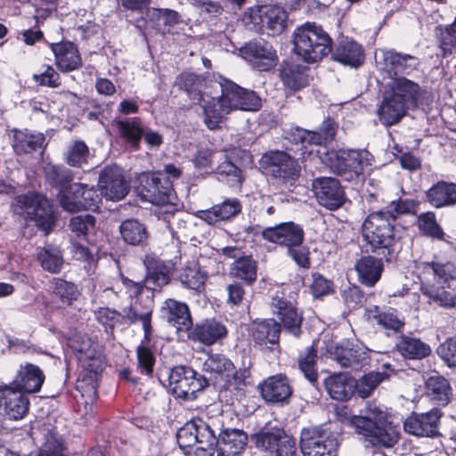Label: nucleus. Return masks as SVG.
I'll return each instance as SVG.
<instances>
[{
  "label": "nucleus",
  "mask_w": 456,
  "mask_h": 456,
  "mask_svg": "<svg viewBox=\"0 0 456 456\" xmlns=\"http://www.w3.org/2000/svg\"><path fill=\"white\" fill-rule=\"evenodd\" d=\"M417 270L420 290L430 302L448 309L456 306V257L446 263L424 262Z\"/></svg>",
  "instance_id": "f257e3e1"
},
{
  "label": "nucleus",
  "mask_w": 456,
  "mask_h": 456,
  "mask_svg": "<svg viewBox=\"0 0 456 456\" xmlns=\"http://www.w3.org/2000/svg\"><path fill=\"white\" fill-rule=\"evenodd\" d=\"M350 425L372 446L391 448L399 439L397 428L389 422L387 414L377 407H370L364 416H353L350 419Z\"/></svg>",
  "instance_id": "f03ea898"
},
{
  "label": "nucleus",
  "mask_w": 456,
  "mask_h": 456,
  "mask_svg": "<svg viewBox=\"0 0 456 456\" xmlns=\"http://www.w3.org/2000/svg\"><path fill=\"white\" fill-rule=\"evenodd\" d=\"M332 39L322 26L315 22H305L293 33V50L307 63H314L327 56L331 51Z\"/></svg>",
  "instance_id": "7ed1b4c3"
},
{
  "label": "nucleus",
  "mask_w": 456,
  "mask_h": 456,
  "mask_svg": "<svg viewBox=\"0 0 456 456\" xmlns=\"http://www.w3.org/2000/svg\"><path fill=\"white\" fill-rule=\"evenodd\" d=\"M177 442L186 456H213L216 436L209 423L193 419L177 432Z\"/></svg>",
  "instance_id": "20e7f679"
},
{
  "label": "nucleus",
  "mask_w": 456,
  "mask_h": 456,
  "mask_svg": "<svg viewBox=\"0 0 456 456\" xmlns=\"http://www.w3.org/2000/svg\"><path fill=\"white\" fill-rule=\"evenodd\" d=\"M362 233L371 251H390L395 243V215L391 210L370 213L363 221Z\"/></svg>",
  "instance_id": "39448f33"
},
{
  "label": "nucleus",
  "mask_w": 456,
  "mask_h": 456,
  "mask_svg": "<svg viewBox=\"0 0 456 456\" xmlns=\"http://www.w3.org/2000/svg\"><path fill=\"white\" fill-rule=\"evenodd\" d=\"M15 214L35 222L36 225L48 233L54 225L53 206L42 194L28 192L17 196L12 203Z\"/></svg>",
  "instance_id": "423d86ee"
},
{
  "label": "nucleus",
  "mask_w": 456,
  "mask_h": 456,
  "mask_svg": "<svg viewBox=\"0 0 456 456\" xmlns=\"http://www.w3.org/2000/svg\"><path fill=\"white\" fill-rule=\"evenodd\" d=\"M46 176L55 186L59 187L58 199L61 208L69 212L81 210L82 183H69L72 180L71 171L61 167H49Z\"/></svg>",
  "instance_id": "0eeeda50"
},
{
  "label": "nucleus",
  "mask_w": 456,
  "mask_h": 456,
  "mask_svg": "<svg viewBox=\"0 0 456 456\" xmlns=\"http://www.w3.org/2000/svg\"><path fill=\"white\" fill-rule=\"evenodd\" d=\"M338 440L334 433L322 427L301 431L300 449L304 456H337Z\"/></svg>",
  "instance_id": "6e6552de"
},
{
  "label": "nucleus",
  "mask_w": 456,
  "mask_h": 456,
  "mask_svg": "<svg viewBox=\"0 0 456 456\" xmlns=\"http://www.w3.org/2000/svg\"><path fill=\"white\" fill-rule=\"evenodd\" d=\"M77 352V359L83 367V379L77 384V388L83 389V382L89 381V397L93 401L97 398L96 380L98 373L103 369V359L101 352L97 349V346L94 345L89 339L82 342L81 346L76 347Z\"/></svg>",
  "instance_id": "1a4fd4ad"
},
{
  "label": "nucleus",
  "mask_w": 456,
  "mask_h": 456,
  "mask_svg": "<svg viewBox=\"0 0 456 456\" xmlns=\"http://www.w3.org/2000/svg\"><path fill=\"white\" fill-rule=\"evenodd\" d=\"M221 97L224 102V109L244 111H256L261 107V100L253 91L240 87L234 82L220 77L217 82Z\"/></svg>",
  "instance_id": "9d476101"
},
{
  "label": "nucleus",
  "mask_w": 456,
  "mask_h": 456,
  "mask_svg": "<svg viewBox=\"0 0 456 456\" xmlns=\"http://www.w3.org/2000/svg\"><path fill=\"white\" fill-rule=\"evenodd\" d=\"M124 284L130 290V295L135 297V300L123 309L125 316L132 322H142V328L147 337L151 330V318L153 311V299L151 296H143V286L128 279L123 280Z\"/></svg>",
  "instance_id": "9b49d317"
},
{
  "label": "nucleus",
  "mask_w": 456,
  "mask_h": 456,
  "mask_svg": "<svg viewBox=\"0 0 456 456\" xmlns=\"http://www.w3.org/2000/svg\"><path fill=\"white\" fill-rule=\"evenodd\" d=\"M252 438L266 456H294L297 452L295 439L282 429L260 430Z\"/></svg>",
  "instance_id": "f8f14e48"
},
{
  "label": "nucleus",
  "mask_w": 456,
  "mask_h": 456,
  "mask_svg": "<svg viewBox=\"0 0 456 456\" xmlns=\"http://www.w3.org/2000/svg\"><path fill=\"white\" fill-rule=\"evenodd\" d=\"M372 161L373 156L366 150H341L337 154L333 167L338 175L352 181L370 167Z\"/></svg>",
  "instance_id": "ddd939ff"
},
{
  "label": "nucleus",
  "mask_w": 456,
  "mask_h": 456,
  "mask_svg": "<svg viewBox=\"0 0 456 456\" xmlns=\"http://www.w3.org/2000/svg\"><path fill=\"white\" fill-rule=\"evenodd\" d=\"M262 165L270 175L292 184L300 175V167L294 158L284 151H270L264 155Z\"/></svg>",
  "instance_id": "4468645a"
},
{
  "label": "nucleus",
  "mask_w": 456,
  "mask_h": 456,
  "mask_svg": "<svg viewBox=\"0 0 456 456\" xmlns=\"http://www.w3.org/2000/svg\"><path fill=\"white\" fill-rule=\"evenodd\" d=\"M312 191L317 202L331 211L340 208L346 201L343 186L334 177L322 176L314 179Z\"/></svg>",
  "instance_id": "2eb2a0df"
},
{
  "label": "nucleus",
  "mask_w": 456,
  "mask_h": 456,
  "mask_svg": "<svg viewBox=\"0 0 456 456\" xmlns=\"http://www.w3.org/2000/svg\"><path fill=\"white\" fill-rule=\"evenodd\" d=\"M141 194L154 205H167L174 196L173 182L161 171L147 173L142 179Z\"/></svg>",
  "instance_id": "dca6fc26"
},
{
  "label": "nucleus",
  "mask_w": 456,
  "mask_h": 456,
  "mask_svg": "<svg viewBox=\"0 0 456 456\" xmlns=\"http://www.w3.org/2000/svg\"><path fill=\"white\" fill-rule=\"evenodd\" d=\"M168 380L173 394L186 400L194 398L196 393L202 390L207 384L206 379L198 377L194 370L184 366L172 369Z\"/></svg>",
  "instance_id": "f3484780"
},
{
  "label": "nucleus",
  "mask_w": 456,
  "mask_h": 456,
  "mask_svg": "<svg viewBox=\"0 0 456 456\" xmlns=\"http://www.w3.org/2000/svg\"><path fill=\"white\" fill-rule=\"evenodd\" d=\"M418 65V59L410 54H403L391 49H379L376 52L378 70L390 79L396 77L398 73H410Z\"/></svg>",
  "instance_id": "a211bd4d"
},
{
  "label": "nucleus",
  "mask_w": 456,
  "mask_h": 456,
  "mask_svg": "<svg viewBox=\"0 0 456 456\" xmlns=\"http://www.w3.org/2000/svg\"><path fill=\"white\" fill-rule=\"evenodd\" d=\"M29 410V399L13 384L0 385V412L10 420L22 419Z\"/></svg>",
  "instance_id": "6ab92c4d"
},
{
  "label": "nucleus",
  "mask_w": 456,
  "mask_h": 456,
  "mask_svg": "<svg viewBox=\"0 0 456 456\" xmlns=\"http://www.w3.org/2000/svg\"><path fill=\"white\" fill-rule=\"evenodd\" d=\"M240 52L254 69L260 71L272 69L278 61L275 50L265 41L249 42Z\"/></svg>",
  "instance_id": "aec40b11"
},
{
  "label": "nucleus",
  "mask_w": 456,
  "mask_h": 456,
  "mask_svg": "<svg viewBox=\"0 0 456 456\" xmlns=\"http://www.w3.org/2000/svg\"><path fill=\"white\" fill-rule=\"evenodd\" d=\"M116 126L121 137L135 150L139 148L142 134H144V140L149 146L159 147L163 142V137L158 132H144L139 118L118 120L116 122Z\"/></svg>",
  "instance_id": "412c9836"
},
{
  "label": "nucleus",
  "mask_w": 456,
  "mask_h": 456,
  "mask_svg": "<svg viewBox=\"0 0 456 456\" xmlns=\"http://www.w3.org/2000/svg\"><path fill=\"white\" fill-rule=\"evenodd\" d=\"M160 316L175 328L179 337L183 333L187 334L192 326V319L188 305L172 298L164 301L160 308Z\"/></svg>",
  "instance_id": "4be33fe9"
},
{
  "label": "nucleus",
  "mask_w": 456,
  "mask_h": 456,
  "mask_svg": "<svg viewBox=\"0 0 456 456\" xmlns=\"http://www.w3.org/2000/svg\"><path fill=\"white\" fill-rule=\"evenodd\" d=\"M384 91L410 109L417 107L423 95L419 85L404 77L392 78L385 86Z\"/></svg>",
  "instance_id": "5701e85b"
},
{
  "label": "nucleus",
  "mask_w": 456,
  "mask_h": 456,
  "mask_svg": "<svg viewBox=\"0 0 456 456\" xmlns=\"http://www.w3.org/2000/svg\"><path fill=\"white\" fill-rule=\"evenodd\" d=\"M286 11L277 5H265L253 10L249 18L260 28L268 29L273 35L280 34L286 27Z\"/></svg>",
  "instance_id": "b1692460"
},
{
  "label": "nucleus",
  "mask_w": 456,
  "mask_h": 456,
  "mask_svg": "<svg viewBox=\"0 0 456 456\" xmlns=\"http://www.w3.org/2000/svg\"><path fill=\"white\" fill-rule=\"evenodd\" d=\"M98 185L102 195L110 200H120L129 191V185L117 167H105L100 175Z\"/></svg>",
  "instance_id": "393cba45"
},
{
  "label": "nucleus",
  "mask_w": 456,
  "mask_h": 456,
  "mask_svg": "<svg viewBox=\"0 0 456 456\" xmlns=\"http://www.w3.org/2000/svg\"><path fill=\"white\" fill-rule=\"evenodd\" d=\"M262 237L273 243L286 246L288 248L299 246L304 240V231L292 222L283 223L263 230Z\"/></svg>",
  "instance_id": "a878e982"
},
{
  "label": "nucleus",
  "mask_w": 456,
  "mask_h": 456,
  "mask_svg": "<svg viewBox=\"0 0 456 456\" xmlns=\"http://www.w3.org/2000/svg\"><path fill=\"white\" fill-rule=\"evenodd\" d=\"M273 312L281 321L283 328L295 337L301 333L302 315L296 306L278 293L272 297Z\"/></svg>",
  "instance_id": "bb28decb"
},
{
  "label": "nucleus",
  "mask_w": 456,
  "mask_h": 456,
  "mask_svg": "<svg viewBox=\"0 0 456 456\" xmlns=\"http://www.w3.org/2000/svg\"><path fill=\"white\" fill-rule=\"evenodd\" d=\"M440 413L437 410H432L427 413L411 414L404 421V430L416 436H434L438 432V421Z\"/></svg>",
  "instance_id": "cd10ccee"
},
{
  "label": "nucleus",
  "mask_w": 456,
  "mask_h": 456,
  "mask_svg": "<svg viewBox=\"0 0 456 456\" xmlns=\"http://www.w3.org/2000/svg\"><path fill=\"white\" fill-rule=\"evenodd\" d=\"M260 394L268 403H284L291 396L292 388L286 376L277 374L258 385Z\"/></svg>",
  "instance_id": "c85d7f7f"
},
{
  "label": "nucleus",
  "mask_w": 456,
  "mask_h": 456,
  "mask_svg": "<svg viewBox=\"0 0 456 456\" xmlns=\"http://www.w3.org/2000/svg\"><path fill=\"white\" fill-rule=\"evenodd\" d=\"M45 379V376L38 366L25 362L20 366L14 380L11 383L24 393L34 394L40 391Z\"/></svg>",
  "instance_id": "c756f323"
},
{
  "label": "nucleus",
  "mask_w": 456,
  "mask_h": 456,
  "mask_svg": "<svg viewBox=\"0 0 456 456\" xmlns=\"http://www.w3.org/2000/svg\"><path fill=\"white\" fill-rule=\"evenodd\" d=\"M227 335V330L224 324L216 320H207L201 323L191 326L187 332V338L210 346Z\"/></svg>",
  "instance_id": "7c9ffc66"
},
{
  "label": "nucleus",
  "mask_w": 456,
  "mask_h": 456,
  "mask_svg": "<svg viewBox=\"0 0 456 456\" xmlns=\"http://www.w3.org/2000/svg\"><path fill=\"white\" fill-rule=\"evenodd\" d=\"M200 102L206 126L210 130L220 128L225 116L231 113L230 110L224 109V102L221 95L214 97L205 93L200 97Z\"/></svg>",
  "instance_id": "2f4dec72"
},
{
  "label": "nucleus",
  "mask_w": 456,
  "mask_h": 456,
  "mask_svg": "<svg viewBox=\"0 0 456 456\" xmlns=\"http://www.w3.org/2000/svg\"><path fill=\"white\" fill-rule=\"evenodd\" d=\"M55 65L62 72H69L82 66V59L77 46L69 41L51 44Z\"/></svg>",
  "instance_id": "473e14b6"
},
{
  "label": "nucleus",
  "mask_w": 456,
  "mask_h": 456,
  "mask_svg": "<svg viewBox=\"0 0 456 456\" xmlns=\"http://www.w3.org/2000/svg\"><path fill=\"white\" fill-rule=\"evenodd\" d=\"M248 442V435L240 429H225L216 438L217 456H236Z\"/></svg>",
  "instance_id": "72a5a7b5"
},
{
  "label": "nucleus",
  "mask_w": 456,
  "mask_h": 456,
  "mask_svg": "<svg viewBox=\"0 0 456 456\" xmlns=\"http://www.w3.org/2000/svg\"><path fill=\"white\" fill-rule=\"evenodd\" d=\"M409 109L401 101L383 91L377 114L384 126H391L397 124L407 114Z\"/></svg>",
  "instance_id": "f704fd0d"
},
{
  "label": "nucleus",
  "mask_w": 456,
  "mask_h": 456,
  "mask_svg": "<svg viewBox=\"0 0 456 456\" xmlns=\"http://www.w3.org/2000/svg\"><path fill=\"white\" fill-rule=\"evenodd\" d=\"M366 316L370 322L395 332L400 331L404 326L403 319L391 307L372 305L366 310Z\"/></svg>",
  "instance_id": "c9c22d12"
},
{
  "label": "nucleus",
  "mask_w": 456,
  "mask_h": 456,
  "mask_svg": "<svg viewBox=\"0 0 456 456\" xmlns=\"http://www.w3.org/2000/svg\"><path fill=\"white\" fill-rule=\"evenodd\" d=\"M427 201L436 208L456 205V183L439 181L426 191Z\"/></svg>",
  "instance_id": "e433bc0d"
},
{
  "label": "nucleus",
  "mask_w": 456,
  "mask_h": 456,
  "mask_svg": "<svg viewBox=\"0 0 456 456\" xmlns=\"http://www.w3.org/2000/svg\"><path fill=\"white\" fill-rule=\"evenodd\" d=\"M324 387L332 399L346 401L354 395V378L346 372L334 373L324 379Z\"/></svg>",
  "instance_id": "4c0bfd02"
},
{
  "label": "nucleus",
  "mask_w": 456,
  "mask_h": 456,
  "mask_svg": "<svg viewBox=\"0 0 456 456\" xmlns=\"http://www.w3.org/2000/svg\"><path fill=\"white\" fill-rule=\"evenodd\" d=\"M333 59L343 65L357 68L363 63L362 46L354 40L341 41L333 53Z\"/></svg>",
  "instance_id": "58836bf2"
},
{
  "label": "nucleus",
  "mask_w": 456,
  "mask_h": 456,
  "mask_svg": "<svg viewBox=\"0 0 456 456\" xmlns=\"http://www.w3.org/2000/svg\"><path fill=\"white\" fill-rule=\"evenodd\" d=\"M354 268L361 283L368 287H373L381 277L383 264L380 259L366 256L357 260Z\"/></svg>",
  "instance_id": "ea45409f"
},
{
  "label": "nucleus",
  "mask_w": 456,
  "mask_h": 456,
  "mask_svg": "<svg viewBox=\"0 0 456 456\" xmlns=\"http://www.w3.org/2000/svg\"><path fill=\"white\" fill-rule=\"evenodd\" d=\"M12 134V146L19 155L31 153L43 147L45 137L42 134H32L28 130L18 129H13Z\"/></svg>",
  "instance_id": "a19ab883"
},
{
  "label": "nucleus",
  "mask_w": 456,
  "mask_h": 456,
  "mask_svg": "<svg viewBox=\"0 0 456 456\" xmlns=\"http://www.w3.org/2000/svg\"><path fill=\"white\" fill-rule=\"evenodd\" d=\"M281 332L280 324L273 319L255 322L251 334L256 342L261 345H275L279 341Z\"/></svg>",
  "instance_id": "79ce46f5"
},
{
  "label": "nucleus",
  "mask_w": 456,
  "mask_h": 456,
  "mask_svg": "<svg viewBox=\"0 0 456 456\" xmlns=\"http://www.w3.org/2000/svg\"><path fill=\"white\" fill-rule=\"evenodd\" d=\"M326 354L341 367H353L363 359L364 353L360 348L347 347L338 345H327Z\"/></svg>",
  "instance_id": "37998d69"
},
{
  "label": "nucleus",
  "mask_w": 456,
  "mask_h": 456,
  "mask_svg": "<svg viewBox=\"0 0 456 456\" xmlns=\"http://www.w3.org/2000/svg\"><path fill=\"white\" fill-rule=\"evenodd\" d=\"M426 391L432 401L443 406L449 403L452 395L448 380L439 375L431 376L427 379Z\"/></svg>",
  "instance_id": "c03bdc74"
},
{
  "label": "nucleus",
  "mask_w": 456,
  "mask_h": 456,
  "mask_svg": "<svg viewBox=\"0 0 456 456\" xmlns=\"http://www.w3.org/2000/svg\"><path fill=\"white\" fill-rule=\"evenodd\" d=\"M203 371L224 381L234 372V364L224 354H211L203 363Z\"/></svg>",
  "instance_id": "a18cd8bd"
},
{
  "label": "nucleus",
  "mask_w": 456,
  "mask_h": 456,
  "mask_svg": "<svg viewBox=\"0 0 456 456\" xmlns=\"http://www.w3.org/2000/svg\"><path fill=\"white\" fill-rule=\"evenodd\" d=\"M230 275L251 285L257 278V264L250 256L238 257L231 265Z\"/></svg>",
  "instance_id": "49530a36"
},
{
  "label": "nucleus",
  "mask_w": 456,
  "mask_h": 456,
  "mask_svg": "<svg viewBox=\"0 0 456 456\" xmlns=\"http://www.w3.org/2000/svg\"><path fill=\"white\" fill-rule=\"evenodd\" d=\"M119 232L123 240L133 246L144 243L149 236L145 225L134 218L123 221L119 225Z\"/></svg>",
  "instance_id": "de8ad7c7"
},
{
  "label": "nucleus",
  "mask_w": 456,
  "mask_h": 456,
  "mask_svg": "<svg viewBox=\"0 0 456 456\" xmlns=\"http://www.w3.org/2000/svg\"><path fill=\"white\" fill-rule=\"evenodd\" d=\"M49 289L63 305H70L79 296L77 287L74 283L61 278H53L50 281Z\"/></svg>",
  "instance_id": "09e8293b"
},
{
  "label": "nucleus",
  "mask_w": 456,
  "mask_h": 456,
  "mask_svg": "<svg viewBox=\"0 0 456 456\" xmlns=\"http://www.w3.org/2000/svg\"><path fill=\"white\" fill-rule=\"evenodd\" d=\"M397 348L403 356L409 359H422L431 354V348L428 344L410 337H403Z\"/></svg>",
  "instance_id": "8fccbe9b"
},
{
  "label": "nucleus",
  "mask_w": 456,
  "mask_h": 456,
  "mask_svg": "<svg viewBox=\"0 0 456 456\" xmlns=\"http://www.w3.org/2000/svg\"><path fill=\"white\" fill-rule=\"evenodd\" d=\"M281 77L283 84L292 89L299 90L308 85L305 69L299 65L286 64L281 68Z\"/></svg>",
  "instance_id": "3c124183"
},
{
  "label": "nucleus",
  "mask_w": 456,
  "mask_h": 456,
  "mask_svg": "<svg viewBox=\"0 0 456 456\" xmlns=\"http://www.w3.org/2000/svg\"><path fill=\"white\" fill-rule=\"evenodd\" d=\"M387 378L388 375L385 372L372 371L357 380L354 379V393L356 392L362 398H367L372 394L374 389Z\"/></svg>",
  "instance_id": "603ef678"
},
{
  "label": "nucleus",
  "mask_w": 456,
  "mask_h": 456,
  "mask_svg": "<svg viewBox=\"0 0 456 456\" xmlns=\"http://www.w3.org/2000/svg\"><path fill=\"white\" fill-rule=\"evenodd\" d=\"M216 173L217 179L230 187L240 188L242 184L241 170L230 160L219 164Z\"/></svg>",
  "instance_id": "864d4df0"
},
{
  "label": "nucleus",
  "mask_w": 456,
  "mask_h": 456,
  "mask_svg": "<svg viewBox=\"0 0 456 456\" xmlns=\"http://www.w3.org/2000/svg\"><path fill=\"white\" fill-rule=\"evenodd\" d=\"M37 456H67L61 437L56 432L48 430L44 436Z\"/></svg>",
  "instance_id": "5fc2aeb1"
},
{
  "label": "nucleus",
  "mask_w": 456,
  "mask_h": 456,
  "mask_svg": "<svg viewBox=\"0 0 456 456\" xmlns=\"http://www.w3.org/2000/svg\"><path fill=\"white\" fill-rule=\"evenodd\" d=\"M298 366L305 379L312 384L317 382L318 373L316 369L317 350L314 346L308 347L305 352L298 356Z\"/></svg>",
  "instance_id": "6e6d98bb"
},
{
  "label": "nucleus",
  "mask_w": 456,
  "mask_h": 456,
  "mask_svg": "<svg viewBox=\"0 0 456 456\" xmlns=\"http://www.w3.org/2000/svg\"><path fill=\"white\" fill-rule=\"evenodd\" d=\"M90 156L89 148L83 141L72 142L65 154L67 164L74 167H82L87 164Z\"/></svg>",
  "instance_id": "4d7b16f0"
},
{
  "label": "nucleus",
  "mask_w": 456,
  "mask_h": 456,
  "mask_svg": "<svg viewBox=\"0 0 456 456\" xmlns=\"http://www.w3.org/2000/svg\"><path fill=\"white\" fill-rule=\"evenodd\" d=\"M38 260L44 270L52 273H60L63 265L61 251L52 247L42 248L38 253Z\"/></svg>",
  "instance_id": "13d9d810"
},
{
  "label": "nucleus",
  "mask_w": 456,
  "mask_h": 456,
  "mask_svg": "<svg viewBox=\"0 0 456 456\" xmlns=\"http://www.w3.org/2000/svg\"><path fill=\"white\" fill-rule=\"evenodd\" d=\"M96 220L92 215H79L70 218L69 228L77 238H86L95 231Z\"/></svg>",
  "instance_id": "bf43d9fd"
},
{
  "label": "nucleus",
  "mask_w": 456,
  "mask_h": 456,
  "mask_svg": "<svg viewBox=\"0 0 456 456\" xmlns=\"http://www.w3.org/2000/svg\"><path fill=\"white\" fill-rule=\"evenodd\" d=\"M181 281L191 289H203L206 277L202 272L196 268H185L180 276Z\"/></svg>",
  "instance_id": "052dcab7"
},
{
  "label": "nucleus",
  "mask_w": 456,
  "mask_h": 456,
  "mask_svg": "<svg viewBox=\"0 0 456 456\" xmlns=\"http://www.w3.org/2000/svg\"><path fill=\"white\" fill-rule=\"evenodd\" d=\"M191 4L202 20L216 17L223 11L221 5L213 1L191 0Z\"/></svg>",
  "instance_id": "680f3d73"
},
{
  "label": "nucleus",
  "mask_w": 456,
  "mask_h": 456,
  "mask_svg": "<svg viewBox=\"0 0 456 456\" xmlns=\"http://www.w3.org/2000/svg\"><path fill=\"white\" fill-rule=\"evenodd\" d=\"M419 226L426 234L441 238L444 235L442 228L436 222V215L433 212H426L419 216Z\"/></svg>",
  "instance_id": "e2e57ef3"
},
{
  "label": "nucleus",
  "mask_w": 456,
  "mask_h": 456,
  "mask_svg": "<svg viewBox=\"0 0 456 456\" xmlns=\"http://www.w3.org/2000/svg\"><path fill=\"white\" fill-rule=\"evenodd\" d=\"M168 281L169 275L166 269L163 266H157L155 269H149L145 278V286L151 290H156L167 284Z\"/></svg>",
  "instance_id": "0e129e2a"
},
{
  "label": "nucleus",
  "mask_w": 456,
  "mask_h": 456,
  "mask_svg": "<svg viewBox=\"0 0 456 456\" xmlns=\"http://www.w3.org/2000/svg\"><path fill=\"white\" fill-rule=\"evenodd\" d=\"M34 81L39 86L56 88L61 86V77L51 65H45L44 71L33 75Z\"/></svg>",
  "instance_id": "69168bd1"
},
{
  "label": "nucleus",
  "mask_w": 456,
  "mask_h": 456,
  "mask_svg": "<svg viewBox=\"0 0 456 456\" xmlns=\"http://www.w3.org/2000/svg\"><path fill=\"white\" fill-rule=\"evenodd\" d=\"M438 356L450 368H456V338H451L436 349Z\"/></svg>",
  "instance_id": "338daca9"
},
{
  "label": "nucleus",
  "mask_w": 456,
  "mask_h": 456,
  "mask_svg": "<svg viewBox=\"0 0 456 456\" xmlns=\"http://www.w3.org/2000/svg\"><path fill=\"white\" fill-rule=\"evenodd\" d=\"M219 214V218L227 220L236 216L241 211V204L239 200L226 199L221 204L216 205Z\"/></svg>",
  "instance_id": "774afa93"
}]
</instances>
